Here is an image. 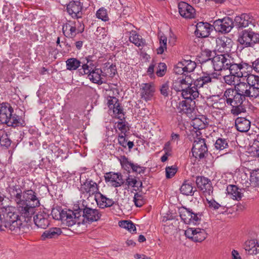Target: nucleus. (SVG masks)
<instances>
[{
	"mask_svg": "<svg viewBox=\"0 0 259 259\" xmlns=\"http://www.w3.org/2000/svg\"><path fill=\"white\" fill-rule=\"evenodd\" d=\"M232 57L229 54H215L211 59L214 71L227 70Z\"/></svg>",
	"mask_w": 259,
	"mask_h": 259,
	"instance_id": "obj_12",
	"label": "nucleus"
},
{
	"mask_svg": "<svg viewBox=\"0 0 259 259\" xmlns=\"http://www.w3.org/2000/svg\"><path fill=\"white\" fill-rule=\"evenodd\" d=\"M133 201L137 207H141L145 203L144 196L139 193L135 194Z\"/></svg>",
	"mask_w": 259,
	"mask_h": 259,
	"instance_id": "obj_50",
	"label": "nucleus"
},
{
	"mask_svg": "<svg viewBox=\"0 0 259 259\" xmlns=\"http://www.w3.org/2000/svg\"><path fill=\"white\" fill-rule=\"evenodd\" d=\"M186 237L194 242H201L207 237V234L206 231L199 228H189L185 231Z\"/></svg>",
	"mask_w": 259,
	"mask_h": 259,
	"instance_id": "obj_14",
	"label": "nucleus"
},
{
	"mask_svg": "<svg viewBox=\"0 0 259 259\" xmlns=\"http://www.w3.org/2000/svg\"><path fill=\"white\" fill-rule=\"evenodd\" d=\"M58 212V215H55V218L56 220H60L61 221L68 227L72 226L73 225L77 224H80V215L78 212H74L71 210H62L60 211L58 209L53 208V212Z\"/></svg>",
	"mask_w": 259,
	"mask_h": 259,
	"instance_id": "obj_7",
	"label": "nucleus"
},
{
	"mask_svg": "<svg viewBox=\"0 0 259 259\" xmlns=\"http://www.w3.org/2000/svg\"><path fill=\"white\" fill-rule=\"evenodd\" d=\"M82 71H80L82 74H88V77L93 82L102 84L105 82L103 71L100 68L94 67L93 63L87 60V63L82 65Z\"/></svg>",
	"mask_w": 259,
	"mask_h": 259,
	"instance_id": "obj_6",
	"label": "nucleus"
},
{
	"mask_svg": "<svg viewBox=\"0 0 259 259\" xmlns=\"http://www.w3.org/2000/svg\"><path fill=\"white\" fill-rule=\"evenodd\" d=\"M245 81L238 83L241 88H244L245 92L250 99H255L259 96V76L252 74L245 76Z\"/></svg>",
	"mask_w": 259,
	"mask_h": 259,
	"instance_id": "obj_5",
	"label": "nucleus"
},
{
	"mask_svg": "<svg viewBox=\"0 0 259 259\" xmlns=\"http://www.w3.org/2000/svg\"><path fill=\"white\" fill-rule=\"evenodd\" d=\"M21 221L16 211V208L11 206H4L0 208V230L7 229L11 231L20 229Z\"/></svg>",
	"mask_w": 259,
	"mask_h": 259,
	"instance_id": "obj_2",
	"label": "nucleus"
},
{
	"mask_svg": "<svg viewBox=\"0 0 259 259\" xmlns=\"http://www.w3.org/2000/svg\"><path fill=\"white\" fill-rule=\"evenodd\" d=\"M196 184L198 188L202 191L203 192L208 195L212 193L213 188L211 186V182L208 178L202 176H198L196 177Z\"/></svg>",
	"mask_w": 259,
	"mask_h": 259,
	"instance_id": "obj_24",
	"label": "nucleus"
},
{
	"mask_svg": "<svg viewBox=\"0 0 259 259\" xmlns=\"http://www.w3.org/2000/svg\"><path fill=\"white\" fill-rule=\"evenodd\" d=\"M212 30V26L207 22H199L196 25L195 35L198 37L208 36Z\"/></svg>",
	"mask_w": 259,
	"mask_h": 259,
	"instance_id": "obj_20",
	"label": "nucleus"
},
{
	"mask_svg": "<svg viewBox=\"0 0 259 259\" xmlns=\"http://www.w3.org/2000/svg\"><path fill=\"white\" fill-rule=\"evenodd\" d=\"M208 148L203 138L197 137L195 139L192 148V155L195 158L201 159L207 155Z\"/></svg>",
	"mask_w": 259,
	"mask_h": 259,
	"instance_id": "obj_10",
	"label": "nucleus"
},
{
	"mask_svg": "<svg viewBox=\"0 0 259 259\" xmlns=\"http://www.w3.org/2000/svg\"><path fill=\"white\" fill-rule=\"evenodd\" d=\"M126 184L128 186L132 187H142V183L141 181L138 182L137 179L132 176H128L126 179Z\"/></svg>",
	"mask_w": 259,
	"mask_h": 259,
	"instance_id": "obj_47",
	"label": "nucleus"
},
{
	"mask_svg": "<svg viewBox=\"0 0 259 259\" xmlns=\"http://www.w3.org/2000/svg\"><path fill=\"white\" fill-rule=\"evenodd\" d=\"M206 119L204 117L195 118L192 121L191 125L194 129L198 131L204 129L207 124Z\"/></svg>",
	"mask_w": 259,
	"mask_h": 259,
	"instance_id": "obj_38",
	"label": "nucleus"
},
{
	"mask_svg": "<svg viewBox=\"0 0 259 259\" xmlns=\"http://www.w3.org/2000/svg\"><path fill=\"white\" fill-rule=\"evenodd\" d=\"M80 190L83 194H87L89 196L95 195L98 196V193H100L98 184L91 179H87L81 183Z\"/></svg>",
	"mask_w": 259,
	"mask_h": 259,
	"instance_id": "obj_16",
	"label": "nucleus"
},
{
	"mask_svg": "<svg viewBox=\"0 0 259 259\" xmlns=\"http://www.w3.org/2000/svg\"><path fill=\"white\" fill-rule=\"evenodd\" d=\"M244 248L248 254L254 255L259 253V244L254 239L246 241L244 243Z\"/></svg>",
	"mask_w": 259,
	"mask_h": 259,
	"instance_id": "obj_32",
	"label": "nucleus"
},
{
	"mask_svg": "<svg viewBox=\"0 0 259 259\" xmlns=\"http://www.w3.org/2000/svg\"><path fill=\"white\" fill-rule=\"evenodd\" d=\"M204 53H205L206 54V56L208 57V59H206V61H203V62L202 63V68H203V69L205 70V68L206 67L207 62L210 61H211L212 59H210V57L211 56L212 52L211 51H210L209 50H205L204 51Z\"/></svg>",
	"mask_w": 259,
	"mask_h": 259,
	"instance_id": "obj_62",
	"label": "nucleus"
},
{
	"mask_svg": "<svg viewBox=\"0 0 259 259\" xmlns=\"http://www.w3.org/2000/svg\"><path fill=\"white\" fill-rule=\"evenodd\" d=\"M226 191L228 195L231 198L239 201L242 197L244 190L239 188L236 185H229L227 186Z\"/></svg>",
	"mask_w": 259,
	"mask_h": 259,
	"instance_id": "obj_29",
	"label": "nucleus"
},
{
	"mask_svg": "<svg viewBox=\"0 0 259 259\" xmlns=\"http://www.w3.org/2000/svg\"><path fill=\"white\" fill-rule=\"evenodd\" d=\"M131 169L133 171L139 174L144 173V169L143 167L140 166L138 164H134V163H133Z\"/></svg>",
	"mask_w": 259,
	"mask_h": 259,
	"instance_id": "obj_63",
	"label": "nucleus"
},
{
	"mask_svg": "<svg viewBox=\"0 0 259 259\" xmlns=\"http://www.w3.org/2000/svg\"><path fill=\"white\" fill-rule=\"evenodd\" d=\"M244 89V88H241L238 83L235 85L234 89H227L223 95L226 103L230 106L242 104L246 98H248V94L245 92Z\"/></svg>",
	"mask_w": 259,
	"mask_h": 259,
	"instance_id": "obj_4",
	"label": "nucleus"
},
{
	"mask_svg": "<svg viewBox=\"0 0 259 259\" xmlns=\"http://www.w3.org/2000/svg\"><path fill=\"white\" fill-rule=\"evenodd\" d=\"M180 216L185 224L196 225L199 224L202 213H195L190 209L182 207L180 209Z\"/></svg>",
	"mask_w": 259,
	"mask_h": 259,
	"instance_id": "obj_11",
	"label": "nucleus"
},
{
	"mask_svg": "<svg viewBox=\"0 0 259 259\" xmlns=\"http://www.w3.org/2000/svg\"><path fill=\"white\" fill-rule=\"evenodd\" d=\"M105 180L106 183H109L114 187H119L124 183L121 174L113 172L106 173L105 176Z\"/></svg>",
	"mask_w": 259,
	"mask_h": 259,
	"instance_id": "obj_21",
	"label": "nucleus"
},
{
	"mask_svg": "<svg viewBox=\"0 0 259 259\" xmlns=\"http://www.w3.org/2000/svg\"><path fill=\"white\" fill-rule=\"evenodd\" d=\"M103 74L104 77L109 76L113 77L116 73V68L115 65L113 64L110 65L109 63L105 64V66L103 68Z\"/></svg>",
	"mask_w": 259,
	"mask_h": 259,
	"instance_id": "obj_40",
	"label": "nucleus"
},
{
	"mask_svg": "<svg viewBox=\"0 0 259 259\" xmlns=\"http://www.w3.org/2000/svg\"><path fill=\"white\" fill-rule=\"evenodd\" d=\"M178 79L184 89L193 83L190 76L188 75H183L181 77H178Z\"/></svg>",
	"mask_w": 259,
	"mask_h": 259,
	"instance_id": "obj_45",
	"label": "nucleus"
},
{
	"mask_svg": "<svg viewBox=\"0 0 259 259\" xmlns=\"http://www.w3.org/2000/svg\"><path fill=\"white\" fill-rule=\"evenodd\" d=\"M202 68L203 69L202 73L198 78L194 80L193 82V84L199 89L203 88L209 83L213 82V79H218L221 75L220 73L214 71L210 72L206 70V68L205 70L203 69V68Z\"/></svg>",
	"mask_w": 259,
	"mask_h": 259,
	"instance_id": "obj_8",
	"label": "nucleus"
},
{
	"mask_svg": "<svg viewBox=\"0 0 259 259\" xmlns=\"http://www.w3.org/2000/svg\"><path fill=\"white\" fill-rule=\"evenodd\" d=\"M82 31L77 30L76 28V24L74 21H69L68 22L64 24L62 27V31L65 36L68 38H73L75 36L77 33L81 32Z\"/></svg>",
	"mask_w": 259,
	"mask_h": 259,
	"instance_id": "obj_27",
	"label": "nucleus"
},
{
	"mask_svg": "<svg viewBox=\"0 0 259 259\" xmlns=\"http://www.w3.org/2000/svg\"><path fill=\"white\" fill-rule=\"evenodd\" d=\"M82 6L79 1L71 2L67 7L68 13L72 16V17H77L78 14L82 10Z\"/></svg>",
	"mask_w": 259,
	"mask_h": 259,
	"instance_id": "obj_34",
	"label": "nucleus"
},
{
	"mask_svg": "<svg viewBox=\"0 0 259 259\" xmlns=\"http://www.w3.org/2000/svg\"><path fill=\"white\" fill-rule=\"evenodd\" d=\"M249 68H252L256 72L259 73V58L251 63Z\"/></svg>",
	"mask_w": 259,
	"mask_h": 259,
	"instance_id": "obj_64",
	"label": "nucleus"
},
{
	"mask_svg": "<svg viewBox=\"0 0 259 259\" xmlns=\"http://www.w3.org/2000/svg\"><path fill=\"white\" fill-rule=\"evenodd\" d=\"M129 40L138 47H143L146 45L145 40L135 31L130 32Z\"/></svg>",
	"mask_w": 259,
	"mask_h": 259,
	"instance_id": "obj_35",
	"label": "nucleus"
},
{
	"mask_svg": "<svg viewBox=\"0 0 259 259\" xmlns=\"http://www.w3.org/2000/svg\"><path fill=\"white\" fill-rule=\"evenodd\" d=\"M238 41L244 47H252L259 41V34L251 30H244L240 33Z\"/></svg>",
	"mask_w": 259,
	"mask_h": 259,
	"instance_id": "obj_9",
	"label": "nucleus"
},
{
	"mask_svg": "<svg viewBox=\"0 0 259 259\" xmlns=\"http://www.w3.org/2000/svg\"><path fill=\"white\" fill-rule=\"evenodd\" d=\"M236 129L240 132H246L250 127V122L244 117H238L235 121Z\"/></svg>",
	"mask_w": 259,
	"mask_h": 259,
	"instance_id": "obj_33",
	"label": "nucleus"
},
{
	"mask_svg": "<svg viewBox=\"0 0 259 259\" xmlns=\"http://www.w3.org/2000/svg\"><path fill=\"white\" fill-rule=\"evenodd\" d=\"M236 77L237 76L230 73L229 75L224 76L223 79L226 84L231 85L235 84Z\"/></svg>",
	"mask_w": 259,
	"mask_h": 259,
	"instance_id": "obj_56",
	"label": "nucleus"
},
{
	"mask_svg": "<svg viewBox=\"0 0 259 259\" xmlns=\"http://www.w3.org/2000/svg\"><path fill=\"white\" fill-rule=\"evenodd\" d=\"M155 91V89L152 83H142L140 89L141 99L146 102L151 100Z\"/></svg>",
	"mask_w": 259,
	"mask_h": 259,
	"instance_id": "obj_19",
	"label": "nucleus"
},
{
	"mask_svg": "<svg viewBox=\"0 0 259 259\" xmlns=\"http://www.w3.org/2000/svg\"><path fill=\"white\" fill-rule=\"evenodd\" d=\"M120 164L122 168L127 171L131 169L133 163L128 160V159L125 156H122L120 159Z\"/></svg>",
	"mask_w": 259,
	"mask_h": 259,
	"instance_id": "obj_52",
	"label": "nucleus"
},
{
	"mask_svg": "<svg viewBox=\"0 0 259 259\" xmlns=\"http://www.w3.org/2000/svg\"><path fill=\"white\" fill-rule=\"evenodd\" d=\"M124 134H119L118 136V144L124 148H126L127 140Z\"/></svg>",
	"mask_w": 259,
	"mask_h": 259,
	"instance_id": "obj_61",
	"label": "nucleus"
},
{
	"mask_svg": "<svg viewBox=\"0 0 259 259\" xmlns=\"http://www.w3.org/2000/svg\"><path fill=\"white\" fill-rule=\"evenodd\" d=\"M9 192L11 198L16 202L20 214L25 219V221H28L34 213L35 207L40 205L35 193L32 190L24 191L22 193L21 186L16 184L10 187Z\"/></svg>",
	"mask_w": 259,
	"mask_h": 259,
	"instance_id": "obj_1",
	"label": "nucleus"
},
{
	"mask_svg": "<svg viewBox=\"0 0 259 259\" xmlns=\"http://www.w3.org/2000/svg\"><path fill=\"white\" fill-rule=\"evenodd\" d=\"M182 61L183 63H184V70L186 73L193 71L196 67V63L190 60H183Z\"/></svg>",
	"mask_w": 259,
	"mask_h": 259,
	"instance_id": "obj_44",
	"label": "nucleus"
},
{
	"mask_svg": "<svg viewBox=\"0 0 259 259\" xmlns=\"http://www.w3.org/2000/svg\"><path fill=\"white\" fill-rule=\"evenodd\" d=\"M184 63H183V61L179 62L174 67V72L178 74H180L182 76L183 75H186V72L184 70Z\"/></svg>",
	"mask_w": 259,
	"mask_h": 259,
	"instance_id": "obj_55",
	"label": "nucleus"
},
{
	"mask_svg": "<svg viewBox=\"0 0 259 259\" xmlns=\"http://www.w3.org/2000/svg\"><path fill=\"white\" fill-rule=\"evenodd\" d=\"M231 106L232 108L231 110V112L235 116H237L241 113H244L246 111L245 108L243 105V103L241 105L238 104Z\"/></svg>",
	"mask_w": 259,
	"mask_h": 259,
	"instance_id": "obj_51",
	"label": "nucleus"
},
{
	"mask_svg": "<svg viewBox=\"0 0 259 259\" xmlns=\"http://www.w3.org/2000/svg\"><path fill=\"white\" fill-rule=\"evenodd\" d=\"M234 23L229 18H224L223 19H218L213 23V28L216 31L222 33H228L232 29Z\"/></svg>",
	"mask_w": 259,
	"mask_h": 259,
	"instance_id": "obj_17",
	"label": "nucleus"
},
{
	"mask_svg": "<svg viewBox=\"0 0 259 259\" xmlns=\"http://www.w3.org/2000/svg\"><path fill=\"white\" fill-rule=\"evenodd\" d=\"M118 225L120 227L125 229L131 233H136L135 225L131 221H121L119 222Z\"/></svg>",
	"mask_w": 259,
	"mask_h": 259,
	"instance_id": "obj_41",
	"label": "nucleus"
},
{
	"mask_svg": "<svg viewBox=\"0 0 259 259\" xmlns=\"http://www.w3.org/2000/svg\"><path fill=\"white\" fill-rule=\"evenodd\" d=\"M167 38L165 36H161L159 38V47L157 49V54H162L167 49Z\"/></svg>",
	"mask_w": 259,
	"mask_h": 259,
	"instance_id": "obj_46",
	"label": "nucleus"
},
{
	"mask_svg": "<svg viewBox=\"0 0 259 259\" xmlns=\"http://www.w3.org/2000/svg\"><path fill=\"white\" fill-rule=\"evenodd\" d=\"M107 105L110 110H113L115 115L122 114V108L120 105L119 100L114 97L107 98Z\"/></svg>",
	"mask_w": 259,
	"mask_h": 259,
	"instance_id": "obj_31",
	"label": "nucleus"
},
{
	"mask_svg": "<svg viewBox=\"0 0 259 259\" xmlns=\"http://www.w3.org/2000/svg\"><path fill=\"white\" fill-rule=\"evenodd\" d=\"M14 109L10 104H0V121L8 126L17 127L23 125V121L18 115L13 114Z\"/></svg>",
	"mask_w": 259,
	"mask_h": 259,
	"instance_id": "obj_3",
	"label": "nucleus"
},
{
	"mask_svg": "<svg viewBox=\"0 0 259 259\" xmlns=\"http://www.w3.org/2000/svg\"><path fill=\"white\" fill-rule=\"evenodd\" d=\"M180 191L181 193L184 195L192 196L196 191V188L193 187L190 182L186 181L182 184Z\"/></svg>",
	"mask_w": 259,
	"mask_h": 259,
	"instance_id": "obj_37",
	"label": "nucleus"
},
{
	"mask_svg": "<svg viewBox=\"0 0 259 259\" xmlns=\"http://www.w3.org/2000/svg\"><path fill=\"white\" fill-rule=\"evenodd\" d=\"M115 128H118L121 133V134H124L125 135V133L128 130L127 123L121 120L120 121L116 122L115 123Z\"/></svg>",
	"mask_w": 259,
	"mask_h": 259,
	"instance_id": "obj_54",
	"label": "nucleus"
},
{
	"mask_svg": "<svg viewBox=\"0 0 259 259\" xmlns=\"http://www.w3.org/2000/svg\"><path fill=\"white\" fill-rule=\"evenodd\" d=\"M11 141L8 137L7 133L3 129H0V144L2 146L8 147L11 145Z\"/></svg>",
	"mask_w": 259,
	"mask_h": 259,
	"instance_id": "obj_42",
	"label": "nucleus"
},
{
	"mask_svg": "<svg viewBox=\"0 0 259 259\" xmlns=\"http://www.w3.org/2000/svg\"><path fill=\"white\" fill-rule=\"evenodd\" d=\"M62 233L61 229L59 228H52L45 231L41 235L42 240L48 238H55L57 237Z\"/></svg>",
	"mask_w": 259,
	"mask_h": 259,
	"instance_id": "obj_36",
	"label": "nucleus"
},
{
	"mask_svg": "<svg viewBox=\"0 0 259 259\" xmlns=\"http://www.w3.org/2000/svg\"><path fill=\"white\" fill-rule=\"evenodd\" d=\"M250 181L254 186L259 187V169L250 172Z\"/></svg>",
	"mask_w": 259,
	"mask_h": 259,
	"instance_id": "obj_48",
	"label": "nucleus"
},
{
	"mask_svg": "<svg viewBox=\"0 0 259 259\" xmlns=\"http://www.w3.org/2000/svg\"><path fill=\"white\" fill-rule=\"evenodd\" d=\"M81 62L76 58H69L66 61V68L70 71L75 70L81 65Z\"/></svg>",
	"mask_w": 259,
	"mask_h": 259,
	"instance_id": "obj_39",
	"label": "nucleus"
},
{
	"mask_svg": "<svg viewBox=\"0 0 259 259\" xmlns=\"http://www.w3.org/2000/svg\"><path fill=\"white\" fill-rule=\"evenodd\" d=\"M195 101L185 99L181 101L177 105V108L180 113L191 114L194 109Z\"/></svg>",
	"mask_w": 259,
	"mask_h": 259,
	"instance_id": "obj_26",
	"label": "nucleus"
},
{
	"mask_svg": "<svg viewBox=\"0 0 259 259\" xmlns=\"http://www.w3.org/2000/svg\"><path fill=\"white\" fill-rule=\"evenodd\" d=\"M97 18L102 20L103 21H108L109 20L107 10L104 8L99 9L96 14Z\"/></svg>",
	"mask_w": 259,
	"mask_h": 259,
	"instance_id": "obj_49",
	"label": "nucleus"
},
{
	"mask_svg": "<svg viewBox=\"0 0 259 259\" xmlns=\"http://www.w3.org/2000/svg\"><path fill=\"white\" fill-rule=\"evenodd\" d=\"M228 64V69L229 70L230 73L234 75L237 76V77L240 78L243 77V73L242 70L248 69L250 65L248 63L241 61L239 63H236L233 58H231L230 63Z\"/></svg>",
	"mask_w": 259,
	"mask_h": 259,
	"instance_id": "obj_15",
	"label": "nucleus"
},
{
	"mask_svg": "<svg viewBox=\"0 0 259 259\" xmlns=\"http://www.w3.org/2000/svg\"><path fill=\"white\" fill-rule=\"evenodd\" d=\"M208 207L214 210L218 209L221 207V205L214 199L208 200L207 199Z\"/></svg>",
	"mask_w": 259,
	"mask_h": 259,
	"instance_id": "obj_60",
	"label": "nucleus"
},
{
	"mask_svg": "<svg viewBox=\"0 0 259 259\" xmlns=\"http://www.w3.org/2000/svg\"><path fill=\"white\" fill-rule=\"evenodd\" d=\"M160 93L164 97H167L170 92L168 82L163 83L160 89Z\"/></svg>",
	"mask_w": 259,
	"mask_h": 259,
	"instance_id": "obj_58",
	"label": "nucleus"
},
{
	"mask_svg": "<svg viewBox=\"0 0 259 259\" xmlns=\"http://www.w3.org/2000/svg\"><path fill=\"white\" fill-rule=\"evenodd\" d=\"M177 171V168L175 166L166 167L165 168L166 177L167 179L172 178Z\"/></svg>",
	"mask_w": 259,
	"mask_h": 259,
	"instance_id": "obj_57",
	"label": "nucleus"
},
{
	"mask_svg": "<svg viewBox=\"0 0 259 259\" xmlns=\"http://www.w3.org/2000/svg\"><path fill=\"white\" fill-rule=\"evenodd\" d=\"M95 200L101 208L110 207L115 204V201L112 199L107 197L101 193H98V196H96Z\"/></svg>",
	"mask_w": 259,
	"mask_h": 259,
	"instance_id": "obj_30",
	"label": "nucleus"
},
{
	"mask_svg": "<svg viewBox=\"0 0 259 259\" xmlns=\"http://www.w3.org/2000/svg\"><path fill=\"white\" fill-rule=\"evenodd\" d=\"M49 215L44 212L39 211L33 217L35 225L42 229H46L50 225Z\"/></svg>",
	"mask_w": 259,
	"mask_h": 259,
	"instance_id": "obj_23",
	"label": "nucleus"
},
{
	"mask_svg": "<svg viewBox=\"0 0 259 259\" xmlns=\"http://www.w3.org/2000/svg\"><path fill=\"white\" fill-rule=\"evenodd\" d=\"M214 146L215 149L219 151L225 149L229 147L228 141L226 139L219 138L216 140Z\"/></svg>",
	"mask_w": 259,
	"mask_h": 259,
	"instance_id": "obj_43",
	"label": "nucleus"
},
{
	"mask_svg": "<svg viewBox=\"0 0 259 259\" xmlns=\"http://www.w3.org/2000/svg\"><path fill=\"white\" fill-rule=\"evenodd\" d=\"M199 88L191 84L185 89L182 93V95L185 99L193 101L199 97Z\"/></svg>",
	"mask_w": 259,
	"mask_h": 259,
	"instance_id": "obj_28",
	"label": "nucleus"
},
{
	"mask_svg": "<svg viewBox=\"0 0 259 259\" xmlns=\"http://www.w3.org/2000/svg\"><path fill=\"white\" fill-rule=\"evenodd\" d=\"M178 9L180 14L183 17L191 19L195 17V9L186 2H180L178 4Z\"/></svg>",
	"mask_w": 259,
	"mask_h": 259,
	"instance_id": "obj_22",
	"label": "nucleus"
},
{
	"mask_svg": "<svg viewBox=\"0 0 259 259\" xmlns=\"http://www.w3.org/2000/svg\"><path fill=\"white\" fill-rule=\"evenodd\" d=\"M82 212L83 222L84 223H92L98 221L102 215V212L100 210L87 206L84 207Z\"/></svg>",
	"mask_w": 259,
	"mask_h": 259,
	"instance_id": "obj_13",
	"label": "nucleus"
},
{
	"mask_svg": "<svg viewBox=\"0 0 259 259\" xmlns=\"http://www.w3.org/2000/svg\"><path fill=\"white\" fill-rule=\"evenodd\" d=\"M172 89H174L177 92H182V93L184 90L181 83H180L178 78L174 81L172 85Z\"/></svg>",
	"mask_w": 259,
	"mask_h": 259,
	"instance_id": "obj_59",
	"label": "nucleus"
},
{
	"mask_svg": "<svg viewBox=\"0 0 259 259\" xmlns=\"http://www.w3.org/2000/svg\"><path fill=\"white\" fill-rule=\"evenodd\" d=\"M156 74L159 77L164 76L166 72L167 66L164 63H159L158 65L156 66Z\"/></svg>",
	"mask_w": 259,
	"mask_h": 259,
	"instance_id": "obj_53",
	"label": "nucleus"
},
{
	"mask_svg": "<svg viewBox=\"0 0 259 259\" xmlns=\"http://www.w3.org/2000/svg\"><path fill=\"white\" fill-rule=\"evenodd\" d=\"M233 46L231 39L222 36L216 39V49L219 53L224 54H229Z\"/></svg>",
	"mask_w": 259,
	"mask_h": 259,
	"instance_id": "obj_18",
	"label": "nucleus"
},
{
	"mask_svg": "<svg viewBox=\"0 0 259 259\" xmlns=\"http://www.w3.org/2000/svg\"><path fill=\"white\" fill-rule=\"evenodd\" d=\"M253 19L251 16L248 14H242L240 16H237L235 18L234 26L237 28H243L252 24Z\"/></svg>",
	"mask_w": 259,
	"mask_h": 259,
	"instance_id": "obj_25",
	"label": "nucleus"
}]
</instances>
